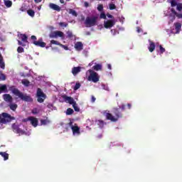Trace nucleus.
Returning <instances> with one entry per match:
<instances>
[{
	"label": "nucleus",
	"instance_id": "obj_20",
	"mask_svg": "<svg viewBox=\"0 0 182 182\" xmlns=\"http://www.w3.org/2000/svg\"><path fill=\"white\" fill-rule=\"evenodd\" d=\"M8 92V87H6V85H3L0 86V95L1 93H6Z\"/></svg>",
	"mask_w": 182,
	"mask_h": 182
},
{
	"label": "nucleus",
	"instance_id": "obj_29",
	"mask_svg": "<svg viewBox=\"0 0 182 182\" xmlns=\"http://www.w3.org/2000/svg\"><path fill=\"white\" fill-rule=\"evenodd\" d=\"M9 107H10L11 110H12L13 112H15L16 110V109H18V105L11 104L9 105Z\"/></svg>",
	"mask_w": 182,
	"mask_h": 182
},
{
	"label": "nucleus",
	"instance_id": "obj_61",
	"mask_svg": "<svg viewBox=\"0 0 182 182\" xmlns=\"http://www.w3.org/2000/svg\"><path fill=\"white\" fill-rule=\"evenodd\" d=\"M28 121H29V117H28V119H24L23 120V122H28Z\"/></svg>",
	"mask_w": 182,
	"mask_h": 182
},
{
	"label": "nucleus",
	"instance_id": "obj_19",
	"mask_svg": "<svg viewBox=\"0 0 182 182\" xmlns=\"http://www.w3.org/2000/svg\"><path fill=\"white\" fill-rule=\"evenodd\" d=\"M3 97L5 102H12V96H11L9 94H4Z\"/></svg>",
	"mask_w": 182,
	"mask_h": 182
},
{
	"label": "nucleus",
	"instance_id": "obj_38",
	"mask_svg": "<svg viewBox=\"0 0 182 182\" xmlns=\"http://www.w3.org/2000/svg\"><path fill=\"white\" fill-rule=\"evenodd\" d=\"M159 50H160V53H161V55H163V53H164V52H166V48H163V46L160 45V46H159Z\"/></svg>",
	"mask_w": 182,
	"mask_h": 182
},
{
	"label": "nucleus",
	"instance_id": "obj_3",
	"mask_svg": "<svg viewBox=\"0 0 182 182\" xmlns=\"http://www.w3.org/2000/svg\"><path fill=\"white\" fill-rule=\"evenodd\" d=\"M97 19H99V18L96 16L86 17L85 21V25L86 28H92V26H96V25H97Z\"/></svg>",
	"mask_w": 182,
	"mask_h": 182
},
{
	"label": "nucleus",
	"instance_id": "obj_62",
	"mask_svg": "<svg viewBox=\"0 0 182 182\" xmlns=\"http://www.w3.org/2000/svg\"><path fill=\"white\" fill-rule=\"evenodd\" d=\"M104 89H105V90L109 91V87H105V86Z\"/></svg>",
	"mask_w": 182,
	"mask_h": 182
},
{
	"label": "nucleus",
	"instance_id": "obj_47",
	"mask_svg": "<svg viewBox=\"0 0 182 182\" xmlns=\"http://www.w3.org/2000/svg\"><path fill=\"white\" fill-rule=\"evenodd\" d=\"M59 26H63L64 28H66V26H68V23H63V22H60V23H59Z\"/></svg>",
	"mask_w": 182,
	"mask_h": 182
},
{
	"label": "nucleus",
	"instance_id": "obj_8",
	"mask_svg": "<svg viewBox=\"0 0 182 182\" xmlns=\"http://www.w3.org/2000/svg\"><path fill=\"white\" fill-rule=\"evenodd\" d=\"M11 127L14 133H17L18 134H25V131L19 128V125H16V124H13Z\"/></svg>",
	"mask_w": 182,
	"mask_h": 182
},
{
	"label": "nucleus",
	"instance_id": "obj_48",
	"mask_svg": "<svg viewBox=\"0 0 182 182\" xmlns=\"http://www.w3.org/2000/svg\"><path fill=\"white\" fill-rule=\"evenodd\" d=\"M119 109H121V110H122V111L126 110V105H122L119 107Z\"/></svg>",
	"mask_w": 182,
	"mask_h": 182
},
{
	"label": "nucleus",
	"instance_id": "obj_7",
	"mask_svg": "<svg viewBox=\"0 0 182 182\" xmlns=\"http://www.w3.org/2000/svg\"><path fill=\"white\" fill-rule=\"evenodd\" d=\"M49 38H51L52 39H57V38H61V39H65V34L60 31H52L49 34Z\"/></svg>",
	"mask_w": 182,
	"mask_h": 182
},
{
	"label": "nucleus",
	"instance_id": "obj_24",
	"mask_svg": "<svg viewBox=\"0 0 182 182\" xmlns=\"http://www.w3.org/2000/svg\"><path fill=\"white\" fill-rule=\"evenodd\" d=\"M21 83H22V85L26 86V87H28L29 86V85H31V82H29V80L27 79H23L21 80Z\"/></svg>",
	"mask_w": 182,
	"mask_h": 182
},
{
	"label": "nucleus",
	"instance_id": "obj_51",
	"mask_svg": "<svg viewBox=\"0 0 182 182\" xmlns=\"http://www.w3.org/2000/svg\"><path fill=\"white\" fill-rule=\"evenodd\" d=\"M18 44L20 46H25V44H23V43H22V41H18Z\"/></svg>",
	"mask_w": 182,
	"mask_h": 182
},
{
	"label": "nucleus",
	"instance_id": "obj_11",
	"mask_svg": "<svg viewBox=\"0 0 182 182\" xmlns=\"http://www.w3.org/2000/svg\"><path fill=\"white\" fill-rule=\"evenodd\" d=\"M63 99H64L65 102H67V103H69V105H74L76 101L73 99L72 97H68V95H63Z\"/></svg>",
	"mask_w": 182,
	"mask_h": 182
},
{
	"label": "nucleus",
	"instance_id": "obj_55",
	"mask_svg": "<svg viewBox=\"0 0 182 182\" xmlns=\"http://www.w3.org/2000/svg\"><path fill=\"white\" fill-rule=\"evenodd\" d=\"M111 32H112V33H113V35H116V30L112 29Z\"/></svg>",
	"mask_w": 182,
	"mask_h": 182
},
{
	"label": "nucleus",
	"instance_id": "obj_50",
	"mask_svg": "<svg viewBox=\"0 0 182 182\" xmlns=\"http://www.w3.org/2000/svg\"><path fill=\"white\" fill-rule=\"evenodd\" d=\"M33 114H38V109H33L32 110Z\"/></svg>",
	"mask_w": 182,
	"mask_h": 182
},
{
	"label": "nucleus",
	"instance_id": "obj_37",
	"mask_svg": "<svg viewBox=\"0 0 182 182\" xmlns=\"http://www.w3.org/2000/svg\"><path fill=\"white\" fill-rule=\"evenodd\" d=\"M50 43L51 45H57L58 46H60V43L55 40H51Z\"/></svg>",
	"mask_w": 182,
	"mask_h": 182
},
{
	"label": "nucleus",
	"instance_id": "obj_49",
	"mask_svg": "<svg viewBox=\"0 0 182 182\" xmlns=\"http://www.w3.org/2000/svg\"><path fill=\"white\" fill-rule=\"evenodd\" d=\"M176 16L178 18V19H182V14L178 13Z\"/></svg>",
	"mask_w": 182,
	"mask_h": 182
},
{
	"label": "nucleus",
	"instance_id": "obj_12",
	"mask_svg": "<svg viewBox=\"0 0 182 182\" xmlns=\"http://www.w3.org/2000/svg\"><path fill=\"white\" fill-rule=\"evenodd\" d=\"M50 9H53V11H56V12H60L61 8L60 6H58L57 4H55L53 3H50L48 5Z\"/></svg>",
	"mask_w": 182,
	"mask_h": 182
},
{
	"label": "nucleus",
	"instance_id": "obj_34",
	"mask_svg": "<svg viewBox=\"0 0 182 182\" xmlns=\"http://www.w3.org/2000/svg\"><path fill=\"white\" fill-rule=\"evenodd\" d=\"M73 107L75 110V112H80V108L77 107V104L75 102L74 105H73Z\"/></svg>",
	"mask_w": 182,
	"mask_h": 182
},
{
	"label": "nucleus",
	"instance_id": "obj_4",
	"mask_svg": "<svg viewBox=\"0 0 182 182\" xmlns=\"http://www.w3.org/2000/svg\"><path fill=\"white\" fill-rule=\"evenodd\" d=\"M12 120H15V117H12L6 112H3L1 114H0V123L6 124V123H9L12 122Z\"/></svg>",
	"mask_w": 182,
	"mask_h": 182
},
{
	"label": "nucleus",
	"instance_id": "obj_43",
	"mask_svg": "<svg viewBox=\"0 0 182 182\" xmlns=\"http://www.w3.org/2000/svg\"><path fill=\"white\" fill-rule=\"evenodd\" d=\"M60 48H63V49H65V50H69V47H68V46H65V45L60 43Z\"/></svg>",
	"mask_w": 182,
	"mask_h": 182
},
{
	"label": "nucleus",
	"instance_id": "obj_15",
	"mask_svg": "<svg viewBox=\"0 0 182 182\" xmlns=\"http://www.w3.org/2000/svg\"><path fill=\"white\" fill-rule=\"evenodd\" d=\"M82 69V67H74L72 68V73L73 75V76H76V75H77V73H79L80 72Z\"/></svg>",
	"mask_w": 182,
	"mask_h": 182
},
{
	"label": "nucleus",
	"instance_id": "obj_27",
	"mask_svg": "<svg viewBox=\"0 0 182 182\" xmlns=\"http://www.w3.org/2000/svg\"><path fill=\"white\" fill-rule=\"evenodd\" d=\"M0 155L4 157V160L5 161L9 159V154H6V152H0Z\"/></svg>",
	"mask_w": 182,
	"mask_h": 182
},
{
	"label": "nucleus",
	"instance_id": "obj_36",
	"mask_svg": "<svg viewBox=\"0 0 182 182\" xmlns=\"http://www.w3.org/2000/svg\"><path fill=\"white\" fill-rule=\"evenodd\" d=\"M78 89H80V82H76L73 87V90H77Z\"/></svg>",
	"mask_w": 182,
	"mask_h": 182
},
{
	"label": "nucleus",
	"instance_id": "obj_22",
	"mask_svg": "<svg viewBox=\"0 0 182 182\" xmlns=\"http://www.w3.org/2000/svg\"><path fill=\"white\" fill-rule=\"evenodd\" d=\"M18 38L22 41V42H28V36L26 34H20Z\"/></svg>",
	"mask_w": 182,
	"mask_h": 182
},
{
	"label": "nucleus",
	"instance_id": "obj_21",
	"mask_svg": "<svg viewBox=\"0 0 182 182\" xmlns=\"http://www.w3.org/2000/svg\"><path fill=\"white\" fill-rule=\"evenodd\" d=\"M0 68L1 69H5V62H4V57L0 53Z\"/></svg>",
	"mask_w": 182,
	"mask_h": 182
},
{
	"label": "nucleus",
	"instance_id": "obj_53",
	"mask_svg": "<svg viewBox=\"0 0 182 182\" xmlns=\"http://www.w3.org/2000/svg\"><path fill=\"white\" fill-rule=\"evenodd\" d=\"M68 125L70 126V127H71V129H72V127H75V126H73V122H69Z\"/></svg>",
	"mask_w": 182,
	"mask_h": 182
},
{
	"label": "nucleus",
	"instance_id": "obj_32",
	"mask_svg": "<svg viewBox=\"0 0 182 182\" xmlns=\"http://www.w3.org/2000/svg\"><path fill=\"white\" fill-rule=\"evenodd\" d=\"M73 112H74L73 109H72V108H68V109H67V111H66V114H67L68 116H70V114H73Z\"/></svg>",
	"mask_w": 182,
	"mask_h": 182
},
{
	"label": "nucleus",
	"instance_id": "obj_58",
	"mask_svg": "<svg viewBox=\"0 0 182 182\" xmlns=\"http://www.w3.org/2000/svg\"><path fill=\"white\" fill-rule=\"evenodd\" d=\"M36 4H39V2H42V0H34Z\"/></svg>",
	"mask_w": 182,
	"mask_h": 182
},
{
	"label": "nucleus",
	"instance_id": "obj_40",
	"mask_svg": "<svg viewBox=\"0 0 182 182\" xmlns=\"http://www.w3.org/2000/svg\"><path fill=\"white\" fill-rule=\"evenodd\" d=\"M110 11H113V9H116V5L114 4H109V5Z\"/></svg>",
	"mask_w": 182,
	"mask_h": 182
},
{
	"label": "nucleus",
	"instance_id": "obj_25",
	"mask_svg": "<svg viewBox=\"0 0 182 182\" xmlns=\"http://www.w3.org/2000/svg\"><path fill=\"white\" fill-rule=\"evenodd\" d=\"M93 70H96L97 72L99 70H102V65L101 64H96L92 67Z\"/></svg>",
	"mask_w": 182,
	"mask_h": 182
},
{
	"label": "nucleus",
	"instance_id": "obj_13",
	"mask_svg": "<svg viewBox=\"0 0 182 182\" xmlns=\"http://www.w3.org/2000/svg\"><path fill=\"white\" fill-rule=\"evenodd\" d=\"M28 120H29V122H31V123L32 126H33V127H36L38 126V123H39V122L38 121V119L35 118L33 117H29Z\"/></svg>",
	"mask_w": 182,
	"mask_h": 182
},
{
	"label": "nucleus",
	"instance_id": "obj_45",
	"mask_svg": "<svg viewBox=\"0 0 182 182\" xmlns=\"http://www.w3.org/2000/svg\"><path fill=\"white\" fill-rule=\"evenodd\" d=\"M100 19H106V14L105 13H101L100 16Z\"/></svg>",
	"mask_w": 182,
	"mask_h": 182
},
{
	"label": "nucleus",
	"instance_id": "obj_60",
	"mask_svg": "<svg viewBox=\"0 0 182 182\" xmlns=\"http://www.w3.org/2000/svg\"><path fill=\"white\" fill-rule=\"evenodd\" d=\"M96 101V98L95 97H92V102H95Z\"/></svg>",
	"mask_w": 182,
	"mask_h": 182
},
{
	"label": "nucleus",
	"instance_id": "obj_30",
	"mask_svg": "<svg viewBox=\"0 0 182 182\" xmlns=\"http://www.w3.org/2000/svg\"><path fill=\"white\" fill-rule=\"evenodd\" d=\"M68 14H70V15H73V16H77V12H76V11L72 9H69Z\"/></svg>",
	"mask_w": 182,
	"mask_h": 182
},
{
	"label": "nucleus",
	"instance_id": "obj_16",
	"mask_svg": "<svg viewBox=\"0 0 182 182\" xmlns=\"http://www.w3.org/2000/svg\"><path fill=\"white\" fill-rule=\"evenodd\" d=\"M75 48L76 50H83V43H82V42H80V41L77 42L75 44Z\"/></svg>",
	"mask_w": 182,
	"mask_h": 182
},
{
	"label": "nucleus",
	"instance_id": "obj_44",
	"mask_svg": "<svg viewBox=\"0 0 182 182\" xmlns=\"http://www.w3.org/2000/svg\"><path fill=\"white\" fill-rule=\"evenodd\" d=\"M177 11H182V4H179L176 6Z\"/></svg>",
	"mask_w": 182,
	"mask_h": 182
},
{
	"label": "nucleus",
	"instance_id": "obj_5",
	"mask_svg": "<svg viewBox=\"0 0 182 182\" xmlns=\"http://www.w3.org/2000/svg\"><path fill=\"white\" fill-rule=\"evenodd\" d=\"M87 72L90 73L87 80H89V82H93V83H97L100 79L99 74H97V73L95 72L93 70H88Z\"/></svg>",
	"mask_w": 182,
	"mask_h": 182
},
{
	"label": "nucleus",
	"instance_id": "obj_54",
	"mask_svg": "<svg viewBox=\"0 0 182 182\" xmlns=\"http://www.w3.org/2000/svg\"><path fill=\"white\" fill-rule=\"evenodd\" d=\"M107 18H114L112 14H109V13L107 14Z\"/></svg>",
	"mask_w": 182,
	"mask_h": 182
},
{
	"label": "nucleus",
	"instance_id": "obj_46",
	"mask_svg": "<svg viewBox=\"0 0 182 182\" xmlns=\"http://www.w3.org/2000/svg\"><path fill=\"white\" fill-rule=\"evenodd\" d=\"M67 35H68V38H73V33H72V31H68L67 32Z\"/></svg>",
	"mask_w": 182,
	"mask_h": 182
},
{
	"label": "nucleus",
	"instance_id": "obj_31",
	"mask_svg": "<svg viewBox=\"0 0 182 182\" xmlns=\"http://www.w3.org/2000/svg\"><path fill=\"white\" fill-rule=\"evenodd\" d=\"M97 124L101 129H103V127H105V121L100 119L98 120Z\"/></svg>",
	"mask_w": 182,
	"mask_h": 182
},
{
	"label": "nucleus",
	"instance_id": "obj_26",
	"mask_svg": "<svg viewBox=\"0 0 182 182\" xmlns=\"http://www.w3.org/2000/svg\"><path fill=\"white\" fill-rule=\"evenodd\" d=\"M4 5L6 8H11L12 6V1L11 0H4Z\"/></svg>",
	"mask_w": 182,
	"mask_h": 182
},
{
	"label": "nucleus",
	"instance_id": "obj_56",
	"mask_svg": "<svg viewBox=\"0 0 182 182\" xmlns=\"http://www.w3.org/2000/svg\"><path fill=\"white\" fill-rule=\"evenodd\" d=\"M31 39H32V41H36V36H31Z\"/></svg>",
	"mask_w": 182,
	"mask_h": 182
},
{
	"label": "nucleus",
	"instance_id": "obj_42",
	"mask_svg": "<svg viewBox=\"0 0 182 182\" xmlns=\"http://www.w3.org/2000/svg\"><path fill=\"white\" fill-rule=\"evenodd\" d=\"M171 6L172 7L177 6V1H176V0H172L171 1Z\"/></svg>",
	"mask_w": 182,
	"mask_h": 182
},
{
	"label": "nucleus",
	"instance_id": "obj_57",
	"mask_svg": "<svg viewBox=\"0 0 182 182\" xmlns=\"http://www.w3.org/2000/svg\"><path fill=\"white\" fill-rule=\"evenodd\" d=\"M107 68L109 69V70H112V65L108 64L107 65Z\"/></svg>",
	"mask_w": 182,
	"mask_h": 182
},
{
	"label": "nucleus",
	"instance_id": "obj_63",
	"mask_svg": "<svg viewBox=\"0 0 182 182\" xmlns=\"http://www.w3.org/2000/svg\"><path fill=\"white\" fill-rule=\"evenodd\" d=\"M85 5L86 7L89 6V3L88 2H85Z\"/></svg>",
	"mask_w": 182,
	"mask_h": 182
},
{
	"label": "nucleus",
	"instance_id": "obj_18",
	"mask_svg": "<svg viewBox=\"0 0 182 182\" xmlns=\"http://www.w3.org/2000/svg\"><path fill=\"white\" fill-rule=\"evenodd\" d=\"M71 129L73 130V134H80V128H79L77 125L72 127Z\"/></svg>",
	"mask_w": 182,
	"mask_h": 182
},
{
	"label": "nucleus",
	"instance_id": "obj_10",
	"mask_svg": "<svg viewBox=\"0 0 182 182\" xmlns=\"http://www.w3.org/2000/svg\"><path fill=\"white\" fill-rule=\"evenodd\" d=\"M33 43L36 46H39L40 48H45V46H46V43L43 42L42 38H39L38 41H34Z\"/></svg>",
	"mask_w": 182,
	"mask_h": 182
},
{
	"label": "nucleus",
	"instance_id": "obj_64",
	"mask_svg": "<svg viewBox=\"0 0 182 182\" xmlns=\"http://www.w3.org/2000/svg\"><path fill=\"white\" fill-rule=\"evenodd\" d=\"M86 35H90V32L87 31V32L86 33Z\"/></svg>",
	"mask_w": 182,
	"mask_h": 182
},
{
	"label": "nucleus",
	"instance_id": "obj_17",
	"mask_svg": "<svg viewBox=\"0 0 182 182\" xmlns=\"http://www.w3.org/2000/svg\"><path fill=\"white\" fill-rule=\"evenodd\" d=\"M149 52H154V49H156V44L153 41H149V46L148 47Z\"/></svg>",
	"mask_w": 182,
	"mask_h": 182
},
{
	"label": "nucleus",
	"instance_id": "obj_9",
	"mask_svg": "<svg viewBox=\"0 0 182 182\" xmlns=\"http://www.w3.org/2000/svg\"><path fill=\"white\" fill-rule=\"evenodd\" d=\"M116 25V21L114 20H108L104 22V27L106 29H109L110 28H113Z\"/></svg>",
	"mask_w": 182,
	"mask_h": 182
},
{
	"label": "nucleus",
	"instance_id": "obj_41",
	"mask_svg": "<svg viewBox=\"0 0 182 182\" xmlns=\"http://www.w3.org/2000/svg\"><path fill=\"white\" fill-rule=\"evenodd\" d=\"M97 9L99 12H102L103 11V4H99Z\"/></svg>",
	"mask_w": 182,
	"mask_h": 182
},
{
	"label": "nucleus",
	"instance_id": "obj_59",
	"mask_svg": "<svg viewBox=\"0 0 182 182\" xmlns=\"http://www.w3.org/2000/svg\"><path fill=\"white\" fill-rule=\"evenodd\" d=\"M128 109H132V104H127Z\"/></svg>",
	"mask_w": 182,
	"mask_h": 182
},
{
	"label": "nucleus",
	"instance_id": "obj_23",
	"mask_svg": "<svg viewBox=\"0 0 182 182\" xmlns=\"http://www.w3.org/2000/svg\"><path fill=\"white\" fill-rule=\"evenodd\" d=\"M41 123L43 126H46V124H49V123H50V120H49V119L46 117L45 119H41Z\"/></svg>",
	"mask_w": 182,
	"mask_h": 182
},
{
	"label": "nucleus",
	"instance_id": "obj_35",
	"mask_svg": "<svg viewBox=\"0 0 182 182\" xmlns=\"http://www.w3.org/2000/svg\"><path fill=\"white\" fill-rule=\"evenodd\" d=\"M4 80H6V76L5 74L0 73V82Z\"/></svg>",
	"mask_w": 182,
	"mask_h": 182
},
{
	"label": "nucleus",
	"instance_id": "obj_33",
	"mask_svg": "<svg viewBox=\"0 0 182 182\" xmlns=\"http://www.w3.org/2000/svg\"><path fill=\"white\" fill-rule=\"evenodd\" d=\"M171 14H173V19H176V16H177V14L178 13H177V11H176V9H174V8L171 9Z\"/></svg>",
	"mask_w": 182,
	"mask_h": 182
},
{
	"label": "nucleus",
	"instance_id": "obj_6",
	"mask_svg": "<svg viewBox=\"0 0 182 182\" xmlns=\"http://www.w3.org/2000/svg\"><path fill=\"white\" fill-rule=\"evenodd\" d=\"M45 99H46V95L43 93V91H42V89L38 88L37 102H38V103H43V102H45Z\"/></svg>",
	"mask_w": 182,
	"mask_h": 182
},
{
	"label": "nucleus",
	"instance_id": "obj_28",
	"mask_svg": "<svg viewBox=\"0 0 182 182\" xmlns=\"http://www.w3.org/2000/svg\"><path fill=\"white\" fill-rule=\"evenodd\" d=\"M27 14L29 16H31V18H33L35 16V11L33 9H28L27 11Z\"/></svg>",
	"mask_w": 182,
	"mask_h": 182
},
{
	"label": "nucleus",
	"instance_id": "obj_1",
	"mask_svg": "<svg viewBox=\"0 0 182 182\" xmlns=\"http://www.w3.org/2000/svg\"><path fill=\"white\" fill-rule=\"evenodd\" d=\"M113 113L114 114V116H113V114H112L110 112H104L107 120H110V122H116L120 118L123 117V114H122L119 108H114Z\"/></svg>",
	"mask_w": 182,
	"mask_h": 182
},
{
	"label": "nucleus",
	"instance_id": "obj_39",
	"mask_svg": "<svg viewBox=\"0 0 182 182\" xmlns=\"http://www.w3.org/2000/svg\"><path fill=\"white\" fill-rule=\"evenodd\" d=\"M17 52H18V53H23V52H24L23 48H22L21 46L18 47Z\"/></svg>",
	"mask_w": 182,
	"mask_h": 182
},
{
	"label": "nucleus",
	"instance_id": "obj_52",
	"mask_svg": "<svg viewBox=\"0 0 182 182\" xmlns=\"http://www.w3.org/2000/svg\"><path fill=\"white\" fill-rule=\"evenodd\" d=\"M47 107H48V109H52V108L53 107V104H48V105H47Z\"/></svg>",
	"mask_w": 182,
	"mask_h": 182
},
{
	"label": "nucleus",
	"instance_id": "obj_2",
	"mask_svg": "<svg viewBox=\"0 0 182 182\" xmlns=\"http://www.w3.org/2000/svg\"><path fill=\"white\" fill-rule=\"evenodd\" d=\"M12 94L17 96L18 99L23 100V102H27V103H32L33 102V98L31 97V95H27L26 94H23V92H21L17 88H13L11 90Z\"/></svg>",
	"mask_w": 182,
	"mask_h": 182
},
{
	"label": "nucleus",
	"instance_id": "obj_14",
	"mask_svg": "<svg viewBox=\"0 0 182 182\" xmlns=\"http://www.w3.org/2000/svg\"><path fill=\"white\" fill-rule=\"evenodd\" d=\"M174 26H175V29H176V33H180V31H181V23H174Z\"/></svg>",
	"mask_w": 182,
	"mask_h": 182
}]
</instances>
